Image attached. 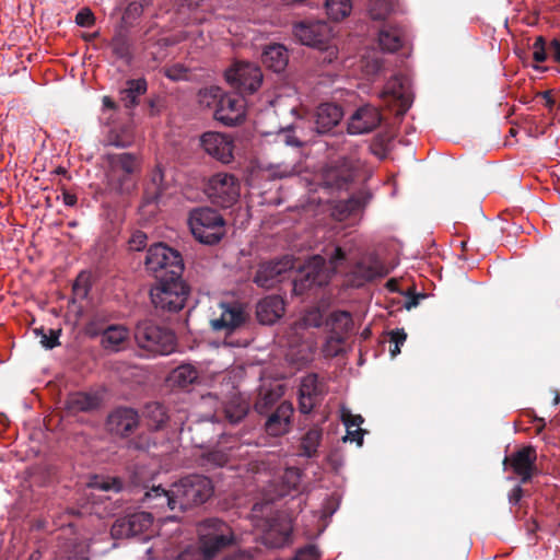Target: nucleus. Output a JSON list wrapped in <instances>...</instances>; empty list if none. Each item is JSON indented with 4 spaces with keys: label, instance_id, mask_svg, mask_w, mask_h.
<instances>
[{
    "label": "nucleus",
    "instance_id": "f257e3e1",
    "mask_svg": "<svg viewBox=\"0 0 560 560\" xmlns=\"http://www.w3.org/2000/svg\"><path fill=\"white\" fill-rule=\"evenodd\" d=\"M328 257L329 260L327 262L323 256L314 255L299 267L296 277L293 280L294 294L302 295L314 287L328 284L331 276L346 260V253L340 246H336L328 254Z\"/></svg>",
    "mask_w": 560,
    "mask_h": 560
},
{
    "label": "nucleus",
    "instance_id": "f03ea898",
    "mask_svg": "<svg viewBox=\"0 0 560 560\" xmlns=\"http://www.w3.org/2000/svg\"><path fill=\"white\" fill-rule=\"evenodd\" d=\"M271 500L256 502L252 509L254 517H261L260 540L269 548H282L290 542L292 525L287 517L273 513Z\"/></svg>",
    "mask_w": 560,
    "mask_h": 560
},
{
    "label": "nucleus",
    "instance_id": "7ed1b4c3",
    "mask_svg": "<svg viewBox=\"0 0 560 560\" xmlns=\"http://www.w3.org/2000/svg\"><path fill=\"white\" fill-rule=\"evenodd\" d=\"M189 293L190 288L183 279V275L158 276L155 284L150 290V298L156 310L175 313L185 306Z\"/></svg>",
    "mask_w": 560,
    "mask_h": 560
},
{
    "label": "nucleus",
    "instance_id": "20e7f679",
    "mask_svg": "<svg viewBox=\"0 0 560 560\" xmlns=\"http://www.w3.org/2000/svg\"><path fill=\"white\" fill-rule=\"evenodd\" d=\"M188 224L194 237L202 244L214 245L225 235L223 217L211 208H196L189 213Z\"/></svg>",
    "mask_w": 560,
    "mask_h": 560
},
{
    "label": "nucleus",
    "instance_id": "39448f33",
    "mask_svg": "<svg viewBox=\"0 0 560 560\" xmlns=\"http://www.w3.org/2000/svg\"><path fill=\"white\" fill-rule=\"evenodd\" d=\"M137 345L153 355H166L176 348V338L170 329L156 325L153 320H140L135 328Z\"/></svg>",
    "mask_w": 560,
    "mask_h": 560
},
{
    "label": "nucleus",
    "instance_id": "423d86ee",
    "mask_svg": "<svg viewBox=\"0 0 560 560\" xmlns=\"http://www.w3.org/2000/svg\"><path fill=\"white\" fill-rule=\"evenodd\" d=\"M173 485L178 512L205 503L213 493L211 479L203 475H189Z\"/></svg>",
    "mask_w": 560,
    "mask_h": 560
},
{
    "label": "nucleus",
    "instance_id": "0eeeda50",
    "mask_svg": "<svg viewBox=\"0 0 560 560\" xmlns=\"http://www.w3.org/2000/svg\"><path fill=\"white\" fill-rule=\"evenodd\" d=\"M198 545L210 560L229 547L234 540L231 527L225 522L218 518H208L200 523L198 526Z\"/></svg>",
    "mask_w": 560,
    "mask_h": 560
},
{
    "label": "nucleus",
    "instance_id": "6e6552de",
    "mask_svg": "<svg viewBox=\"0 0 560 560\" xmlns=\"http://www.w3.org/2000/svg\"><path fill=\"white\" fill-rule=\"evenodd\" d=\"M144 265L155 279L158 276L178 277L184 272L182 255L163 243H156L148 249Z\"/></svg>",
    "mask_w": 560,
    "mask_h": 560
},
{
    "label": "nucleus",
    "instance_id": "1a4fd4ad",
    "mask_svg": "<svg viewBox=\"0 0 560 560\" xmlns=\"http://www.w3.org/2000/svg\"><path fill=\"white\" fill-rule=\"evenodd\" d=\"M362 164L354 158H340L323 172V184L330 189L348 190L361 176Z\"/></svg>",
    "mask_w": 560,
    "mask_h": 560
},
{
    "label": "nucleus",
    "instance_id": "9d476101",
    "mask_svg": "<svg viewBox=\"0 0 560 560\" xmlns=\"http://www.w3.org/2000/svg\"><path fill=\"white\" fill-rule=\"evenodd\" d=\"M205 191L213 205L230 208L240 198L241 184L233 174L218 173L209 178Z\"/></svg>",
    "mask_w": 560,
    "mask_h": 560
},
{
    "label": "nucleus",
    "instance_id": "9b49d317",
    "mask_svg": "<svg viewBox=\"0 0 560 560\" xmlns=\"http://www.w3.org/2000/svg\"><path fill=\"white\" fill-rule=\"evenodd\" d=\"M225 79L240 94H252L260 88L262 72L256 63L237 61L225 71Z\"/></svg>",
    "mask_w": 560,
    "mask_h": 560
},
{
    "label": "nucleus",
    "instance_id": "f8f14e48",
    "mask_svg": "<svg viewBox=\"0 0 560 560\" xmlns=\"http://www.w3.org/2000/svg\"><path fill=\"white\" fill-rule=\"evenodd\" d=\"M382 98L386 106L395 110L397 116H404L412 103L408 79L402 75L389 79L382 93Z\"/></svg>",
    "mask_w": 560,
    "mask_h": 560
},
{
    "label": "nucleus",
    "instance_id": "ddd939ff",
    "mask_svg": "<svg viewBox=\"0 0 560 560\" xmlns=\"http://www.w3.org/2000/svg\"><path fill=\"white\" fill-rule=\"evenodd\" d=\"M292 32L302 45L313 48L324 47L331 40V28L324 21H300L293 25Z\"/></svg>",
    "mask_w": 560,
    "mask_h": 560
},
{
    "label": "nucleus",
    "instance_id": "4468645a",
    "mask_svg": "<svg viewBox=\"0 0 560 560\" xmlns=\"http://www.w3.org/2000/svg\"><path fill=\"white\" fill-rule=\"evenodd\" d=\"M293 268L294 261L290 256L261 262L256 270L253 282L262 289H272L282 280L283 275Z\"/></svg>",
    "mask_w": 560,
    "mask_h": 560
},
{
    "label": "nucleus",
    "instance_id": "2eb2a0df",
    "mask_svg": "<svg viewBox=\"0 0 560 560\" xmlns=\"http://www.w3.org/2000/svg\"><path fill=\"white\" fill-rule=\"evenodd\" d=\"M326 394L325 383L315 373H310L301 380L299 387V410L301 413H311L320 405Z\"/></svg>",
    "mask_w": 560,
    "mask_h": 560
},
{
    "label": "nucleus",
    "instance_id": "dca6fc26",
    "mask_svg": "<svg viewBox=\"0 0 560 560\" xmlns=\"http://www.w3.org/2000/svg\"><path fill=\"white\" fill-rule=\"evenodd\" d=\"M537 453L536 448L532 445L523 446L510 456L503 459L504 469L510 466L515 475L521 478L522 483H527L532 480L536 467Z\"/></svg>",
    "mask_w": 560,
    "mask_h": 560
},
{
    "label": "nucleus",
    "instance_id": "f3484780",
    "mask_svg": "<svg viewBox=\"0 0 560 560\" xmlns=\"http://www.w3.org/2000/svg\"><path fill=\"white\" fill-rule=\"evenodd\" d=\"M213 116L215 120L228 127L242 124L245 119V100L242 94L224 93Z\"/></svg>",
    "mask_w": 560,
    "mask_h": 560
},
{
    "label": "nucleus",
    "instance_id": "a211bd4d",
    "mask_svg": "<svg viewBox=\"0 0 560 560\" xmlns=\"http://www.w3.org/2000/svg\"><path fill=\"white\" fill-rule=\"evenodd\" d=\"M105 427L110 434L127 438L139 427V413L130 407H117L107 416Z\"/></svg>",
    "mask_w": 560,
    "mask_h": 560
},
{
    "label": "nucleus",
    "instance_id": "6ab92c4d",
    "mask_svg": "<svg viewBox=\"0 0 560 560\" xmlns=\"http://www.w3.org/2000/svg\"><path fill=\"white\" fill-rule=\"evenodd\" d=\"M219 308L220 315L210 319V326L214 331L229 334L246 320L243 306L236 302L220 303Z\"/></svg>",
    "mask_w": 560,
    "mask_h": 560
},
{
    "label": "nucleus",
    "instance_id": "aec40b11",
    "mask_svg": "<svg viewBox=\"0 0 560 560\" xmlns=\"http://www.w3.org/2000/svg\"><path fill=\"white\" fill-rule=\"evenodd\" d=\"M203 150L215 160L226 164L233 160V140L220 132L208 131L200 137Z\"/></svg>",
    "mask_w": 560,
    "mask_h": 560
},
{
    "label": "nucleus",
    "instance_id": "412c9836",
    "mask_svg": "<svg viewBox=\"0 0 560 560\" xmlns=\"http://www.w3.org/2000/svg\"><path fill=\"white\" fill-rule=\"evenodd\" d=\"M382 115L377 107L370 104L359 107L350 117L348 132L362 135L373 131L380 126Z\"/></svg>",
    "mask_w": 560,
    "mask_h": 560
},
{
    "label": "nucleus",
    "instance_id": "4be33fe9",
    "mask_svg": "<svg viewBox=\"0 0 560 560\" xmlns=\"http://www.w3.org/2000/svg\"><path fill=\"white\" fill-rule=\"evenodd\" d=\"M372 194L369 190L361 189L346 200L338 201L331 208V217L337 221H346L357 218L358 213L369 203Z\"/></svg>",
    "mask_w": 560,
    "mask_h": 560
},
{
    "label": "nucleus",
    "instance_id": "5701e85b",
    "mask_svg": "<svg viewBox=\"0 0 560 560\" xmlns=\"http://www.w3.org/2000/svg\"><path fill=\"white\" fill-rule=\"evenodd\" d=\"M177 499L174 495V485L166 490L161 486H153L147 490L141 502L149 509L165 511H178Z\"/></svg>",
    "mask_w": 560,
    "mask_h": 560
},
{
    "label": "nucleus",
    "instance_id": "b1692460",
    "mask_svg": "<svg viewBox=\"0 0 560 560\" xmlns=\"http://www.w3.org/2000/svg\"><path fill=\"white\" fill-rule=\"evenodd\" d=\"M293 411L294 409L291 402H281L267 418L265 422L266 432L271 436H280L288 433Z\"/></svg>",
    "mask_w": 560,
    "mask_h": 560
},
{
    "label": "nucleus",
    "instance_id": "393cba45",
    "mask_svg": "<svg viewBox=\"0 0 560 560\" xmlns=\"http://www.w3.org/2000/svg\"><path fill=\"white\" fill-rule=\"evenodd\" d=\"M343 116L342 108L334 103L320 104L315 113V129L318 133H327L336 127Z\"/></svg>",
    "mask_w": 560,
    "mask_h": 560
},
{
    "label": "nucleus",
    "instance_id": "a878e982",
    "mask_svg": "<svg viewBox=\"0 0 560 560\" xmlns=\"http://www.w3.org/2000/svg\"><path fill=\"white\" fill-rule=\"evenodd\" d=\"M102 405V397L97 393L74 392L67 396L65 406L70 413L91 412Z\"/></svg>",
    "mask_w": 560,
    "mask_h": 560
},
{
    "label": "nucleus",
    "instance_id": "bb28decb",
    "mask_svg": "<svg viewBox=\"0 0 560 560\" xmlns=\"http://www.w3.org/2000/svg\"><path fill=\"white\" fill-rule=\"evenodd\" d=\"M284 313V302L278 295H269L262 299L256 307V316L260 324L271 325Z\"/></svg>",
    "mask_w": 560,
    "mask_h": 560
},
{
    "label": "nucleus",
    "instance_id": "cd10ccee",
    "mask_svg": "<svg viewBox=\"0 0 560 560\" xmlns=\"http://www.w3.org/2000/svg\"><path fill=\"white\" fill-rule=\"evenodd\" d=\"M167 187L168 184L165 182L163 170L160 166H156L152 171L149 182L145 184L143 191V205L150 206L159 203Z\"/></svg>",
    "mask_w": 560,
    "mask_h": 560
},
{
    "label": "nucleus",
    "instance_id": "c85d7f7f",
    "mask_svg": "<svg viewBox=\"0 0 560 560\" xmlns=\"http://www.w3.org/2000/svg\"><path fill=\"white\" fill-rule=\"evenodd\" d=\"M261 61L273 72H282L289 62L288 49L281 44L268 45L262 51Z\"/></svg>",
    "mask_w": 560,
    "mask_h": 560
},
{
    "label": "nucleus",
    "instance_id": "c756f323",
    "mask_svg": "<svg viewBox=\"0 0 560 560\" xmlns=\"http://www.w3.org/2000/svg\"><path fill=\"white\" fill-rule=\"evenodd\" d=\"M404 43V32L400 27L385 23L378 31V45L384 51H397Z\"/></svg>",
    "mask_w": 560,
    "mask_h": 560
},
{
    "label": "nucleus",
    "instance_id": "7c9ffc66",
    "mask_svg": "<svg viewBox=\"0 0 560 560\" xmlns=\"http://www.w3.org/2000/svg\"><path fill=\"white\" fill-rule=\"evenodd\" d=\"M108 171L124 174H137L140 172V161L132 153H118L107 155Z\"/></svg>",
    "mask_w": 560,
    "mask_h": 560
},
{
    "label": "nucleus",
    "instance_id": "2f4dec72",
    "mask_svg": "<svg viewBox=\"0 0 560 560\" xmlns=\"http://www.w3.org/2000/svg\"><path fill=\"white\" fill-rule=\"evenodd\" d=\"M533 59L540 63L547 60L548 56L560 65V40L553 38L549 44L546 43L544 36L536 37L533 46Z\"/></svg>",
    "mask_w": 560,
    "mask_h": 560
},
{
    "label": "nucleus",
    "instance_id": "473e14b6",
    "mask_svg": "<svg viewBox=\"0 0 560 560\" xmlns=\"http://www.w3.org/2000/svg\"><path fill=\"white\" fill-rule=\"evenodd\" d=\"M249 411V404L241 394L232 395L223 405V413L231 424L241 422Z\"/></svg>",
    "mask_w": 560,
    "mask_h": 560
},
{
    "label": "nucleus",
    "instance_id": "72a5a7b5",
    "mask_svg": "<svg viewBox=\"0 0 560 560\" xmlns=\"http://www.w3.org/2000/svg\"><path fill=\"white\" fill-rule=\"evenodd\" d=\"M199 380V373L191 364H180L174 369L170 376L168 382L173 387L179 389H188L191 385L197 383Z\"/></svg>",
    "mask_w": 560,
    "mask_h": 560
},
{
    "label": "nucleus",
    "instance_id": "f704fd0d",
    "mask_svg": "<svg viewBox=\"0 0 560 560\" xmlns=\"http://www.w3.org/2000/svg\"><path fill=\"white\" fill-rule=\"evenodd\" d=\"M381 276V268L375 262L365 260L357 262L350 271L351 282L355 287H361Z\"/></svg>",
    "mask_w": 560,
    "mask_h": 560
},
{
    "label": "nucleus",
    "instance_id": "c9c22d12",
    "mask_svg": "<svg viewBox=\"0 0 560 560\" xmlns=\"http://www.w3.org/2000/svg\"><path fill=\"white\" fill-rule=\"evenodd\" d=\"M142 415L153 430L163 429L170 419L166 407L159 401L145 404Z\"/></svg>",
    "mask_w": 560,
    "mask_h": 560
},
{
    "label": "nucleus",
    "instance_id": "e433bc0d",
    "mask_svg": "<svg viewBox=\"0 0 560 560\" xmlns=\"http://www.w3.org/2000/svg\"><path fill=\"white\" fill-rule=\"evenodd\" d=\"M126 85L120 91V102L125 107L132 108L139 104V97L147 92L148 84L144 79H131Z\"/></svg>",
    "mask_w": 560,
    "mask_h": 560
},
{
    "label": "nucleus",
    "instance_id": "4c0bfd02",
    "mask_svg": "<svg viewBox=\"0 0 560 560\" xmlns=\"http://www.w3.org/2000/svg\"><path fill=\"white\" fill-rule=\"evenodd\" d=\"M128 338V330L122 326L112 325L102 335V345L105 349L118 351Z\"/></svg>",
    "mask_w": 560,
    "mask_h": 560
},
{
    "label": "nucleus",
    "instance_id": "58836bf2",
    "mask_svg": "<svg viewBox=\"0 0 560 560\" xmlns=\"http://www.w3.org/2000/svg\"><path fill=\"white\" fill-rule=\"evenodd\" d=\"M106 178L108 188L120 195L129 194L135 187L133 174L107 171Z\"/></svg>",
    "mask_w": 560,
    "mask_h": 560
},
{
    "label": "nucleus",
    "instance_id": "ea45409f",
    "mask_svg": "<svg viewBox=\"0 0 560 560\" xmlns=\"http://www.w3.org/2000/svg\"><path fill=\"white\" fill-rule=\"evenodd\" d=\"M323 438V430L318 425H314L301 439V455L305 457H314Z\"/></svg>",
    "mask_w": 560,
    "mask_h": 560
},
{
    "label": "nucleus",
    "instance_id": "a19ab883",
    "mask_svg": "<svg viewBox=\"0 0 560 560\" xmlns=\"http://www.w3.org/2000/svg\"><path fill=\"white\" fill-rule=\"evenodd\" d=\"M327 324L331 326V334L343 336L345 338L353 326L351 314L346 311H337L331 313Z\"/></svg>",
    "mask_w": 560,
    "mask_h": 560
},
{
    "label": "nucleus",
    "instance_id": "79ce46f5",
    "mask_svg": "<svg viewBox=\"0 0 560 560\" xmlns=\"http://www.w3.org/2000/svg\"><path fill=\"white\" fill-rule=\"evenodd\" d=\"M109 45H110L113 54L118 59H122L126 62H130V60L132 58V54H131L129 37L125 32H122V31L117 32L113 36Z\"/></svg>",
    "mask_w": 560,
    "mask_h": 560
},
{
    "label": "nucleus",
    "instance_id": "37998d69",
    "mask_svg": "<svg viewBox=\"0 0 560 560\" xmlns=\"http://www.w3.org/2000/svg\"><path fill=\"white\" fill-rule=\"evenodd\" d=\"M301 470L295 467L287 468L281 477V489L278 497H285L291 491H296L301 483Z\"/></svg>",
    "mask_w": 560,
    "mask_h": 560
},
{
    "label": "nucleus",
    "instance_id": "c03bdc74",
    "mask_svg": "<svg viewBox=\"0 0 560 560\" xmlns=\"http://www.w3.org/2000/svg\"><path fill=\"white\" fill-rule=\"evenodd\" d=\"M325 8L329 19L338 22L351 13L352 2L351 0H326Z\"/></svg>",
    "mask_w": 560,
    "mask_h": 560
},
{
    "label": "nucleus",
    "instance_id": "a18cd8bd",
    "mask_svg": "<svg viewBox=\"0 0 560 560\" xmlns=\"http://www.w3.org/2000/svg\"><path fill=\"white\" fill-rule=\"evenodd\" d=\"M223 94H224L223 91L219 86H215V85L207 86L199 91L198 102H199L200 106H202V107L218 108Z\"/></svg>",
    "mask_w": 560,
    "mask_h": 560
},
{
    "label": "nucleus",
    "instance_id": "49530a36",
    "mask_svg": "<svg viewBox=\"0 0 560 560\" xmlns=\"http://www.w3.org/2000/svg\"><path fill=\"white\" fill-rule=\"evenodd\" d=\"M278 397L279 395L273 389H266L262 387L260 388L258 397L254 404V409L258 413L262 415L276 404Z\"/></svg>",
    "mask_w": 560,
    "mask_h": 560
},
{
    "label": "nucleus",
    "instance_id": "de8ad7c7",
    "mask_svg": "<svg viewBox=\"0 0 560 560\" xmlns=\"http://www.w3.org/2000/svg\"><path fill=\"white\" fill-rule=\"evenodd\" d=\"M229 462V454L223 450H212L201 456V466L207 468L222 467Z\"/></svg>",
    "mask_w": 560,
    "mask_h": 560
},
{
    "label": "nucleus",
    "instance_id": "09e8293b",
    "mask_svg": "<svg viewBox=\"0 0 560 560\" xmlns=\"http://www.w3.org/2000/svg\"><path fill=\"white\" fill-rule=\"evenodd\" d=\"M275 142L295 149H300L303 145V141L295 135V129L293 127L280 130L276 135Z\"/></svg>",
    "mask_w": 560,
    "mask_h": 560
},
{
    "label": "nucleus",
    "instance_id": "8fccbe9b",
    "mask_svg": "<svg viewBox=\"0 0 560 560\" xmlns=\"http://www.w3.org/2000/svg\"><path fill=\"white\" fill-rule=\"evenodd\" d=\"M126 520L130 524V529H132V537H135L142 533V530L150 525L151 515L149 513H136L126 516Z\"/></svg>",
    "mask_w": 560,
    "mask_h": 560
},
{
    "label": "nucleus",
    "instance_id": "3c124183",
    "mask_svg": "<svg viewBox=\"0 0 560 560\" xmlns=\"http://www.w3.org/2000/svg\"><path fill=\"white\" fill-rule=\"evenodd\" d=\"M89 486L93 489L101 491H120L122 488V482L118 478H101L94 477L93 480L89 483Z\"/></svg>",
    "mask_w": 560,
    "mask_h": 560
},
{
    "label": "nucleus",
    "instance_id": "603ef678",
    "mask_svg": "<svg viewBox=\"0 0 560 560\" xmlns=\"http://www.w3.org/2000/svg\"><path fill=\"white\" fill-rule=\"evenodd\" d=\"M110 535L114 539H122L132 537V529L126 517H121L115 521L110 528Z\"/></svg>",
    "mask_w": 560,
    "mask_h": 560
},
{
    "label": "nucleus",
    "instance_id": "864d4df0",
    "mask_svg": "<svg viewBox=\"0 0 560 560\" xmlns=\"http://www.w3.org/2000/svg\"><path fill=\"white\" fill-rule=\"evenodd\" d=\"M407 334L404 329H394L389 332V353L393 358L400 353V346L406 341Z\"/></svg>",
    "mask_w": 560,
    "mask_h": 560
},
{
    "label": "nucleus",
    "instance_id": "5fc2aeb1",
    "mask_svg": "<svg viewBox=\"0 0 560 560\" xmlns=\"http://www.w3.org/2000/svg\"><path fill=\"white\" fill-rule=\"evenodd\" d=\"M343 342H345L343 336H337V335L330 334V336L328 337V339L323 348L325 355H327V357L338 355L341 351V345Z\"/></svg>",
    "mask_w": 560,
    "mask_h": 560
},
{
    "label": "nucleus",
    "instance_id": "6e6d98bb",
    "mask_svg": "<svg viewBox=\"0 0 560 560\" xmlns=\"http://www.w3.org/2000/svg\"><path fill=\"white\" fill-rule=\"evenodd\" d=\"M35 332L37 335H40V337H42L40 343L46 349H54L55 347L59 346L58 339L60 336V330L48 329L49 335H47L45 332V329L40 328V329H35Z\"/></svg>",
    "mask_w": 560,
    "mask_h": 560
},
{
    "label": "nucleus",
    "instance_id": "4d7b16f0",
    "mask_svg": "<svg viewBox=\"0 0 560 560\" xmlns=\"http://www.w3.org/2000/svg\"><path fill=\"white\" fill-rule=\"evenodd\" d=\"M176 560H210L207 555L203 552L201 547L197 545H191L185 548L178 556Z\"/></svg>",
    "mask_w": 560,
    "mask_h": 560
},
{
    "label": "nucleus",
    "instance_id": "13d9d810",
    "mask_svg": "<svg viewBox=\"0 0 560 560\" xmlns=\"http://www.w3.org/2000/svg\"><path fill=\"white\" fill-rule=\"evenodd\" d=\"M319 50L317 60L323 65H331L338 58V49L328 42L324 47H316Z\"/></svg>",
    "mask_w": 560,
    "mask_h": 560
},
{
    "label": "nucleus",
    "instance_id": "bf43d9fd",
    "mask_svg": "<svg viewBox=\"0 0 560 560\" xmlns=\"http://www.w3.org/2000/svg\"><path fill=\"white\" fill-rule=\"evenodd\" d=\"M370 16L374 21H383L389 13V8L384 0H375L369 10Z\"/></svg>",
    "mask_w": 560,
    "mask_h": 560
},
{
    "label": "nucleus",
    "instance_id": "052dcab7",
    "mask_svg": "<svg viewBox=\"0 0 560 560\" xmlns=\"http://www.w3.org/2000/svg\"><path fill=\"white\" fill-rule=\"evenodd\" d=\"M95 16L93 12L88 9H81L75 15V23L81 27H90L94 24Z\"/></svg>",
    "mask_w": 560,
    "mask_h": 560
},
{
    "label": "nucleus",
    "instance_id": "680f3d73",
    "mask_svg": "<svg viewBox=\"0 0 560 560\" xmlns=\"http://www.w3.org/2000/svg\"><path fill=\"white\" fill-rule=\"evenodd\" d=\"M147 234L142 231L133 232L129 238V248L136 252L142 250L147 245Z\"/></svg>",
    "mask_w": 560,
    "mask_h": 560
},
{
    "label": "nucleus",
    "instance_id": "e2e57ef3",
    "mask_svg": "<svg viewBox=\"0 0 560 560\" xmlns=\"http://www.w3.org/2000/svg\"><path fill=\"white\" fill-rule=\"evenodd\" d=\"M294 560H319V551L316 546L308 545L298 551Z\"/></svg>",
    "mask_w": 560,
    "mask_h": 560
},
{
    "label": "nucleus",
    "instance_id": "0e129e2a",
    "mask_svg": "<svg viewBox=\"0 0 560 560\" xmlns=\"http://www.w3.org/2000/svg\"><path fill=\"white\" fill-rule=\"evenodd\" d=\"M342 421L347 429H358L364 422V419L361 415H352L350 412H347L342 415Z\"/></svg>",
    "mask_w": 560,
    "mask_h": 560
},
{
    "label": "nucleus",
    "instance_id": "69168bd1",
    "mask_svg": "<svg viewBox=\"0 0 560 560\" xmlns=\"http://www.w3.org/2000/svg\"><path fill=\"white\" fill-rule=\"evenodd\" d=\"M365 433V430L358 428V429H347V434L343 438V441H350L355 442L358 446H362L363 444V435Z\"/></svg>",
    "mask_w": 560,
    "mask_h": 560
},
{
    "label": "nucleus",
    "instance_id": "338daca9",
    "mask_svg": "<svg viewBox=\"0 0 560 560\" xmlns=\"http://www.w3.org/2000/svg\"><path fill=\"white\" fill-rule=\"evenodd\" d=\"M186 72L187 70L183 66L177 65L166 70V77L177 81L184 79L186 77Z\"/></svg>",
    "mask_w": 560,
    "mask_h": 560
},
{
    "label": "nucleus",
    "instance_id": "774afa93",
    "mask_svg": "<svg viewBox=\"0 0 560 560\" xmlns=\"http://www.w3.org/2000/svg\"><path fill=\"white\" fill-rule=\"evenodd\" d=\"M203 0H176V5L178 7L179 11L182 10H188L194 11L201 4Z\"/></svg>",
    "mask_w": 560,
    "mask_h": 560
}]
</instances>
